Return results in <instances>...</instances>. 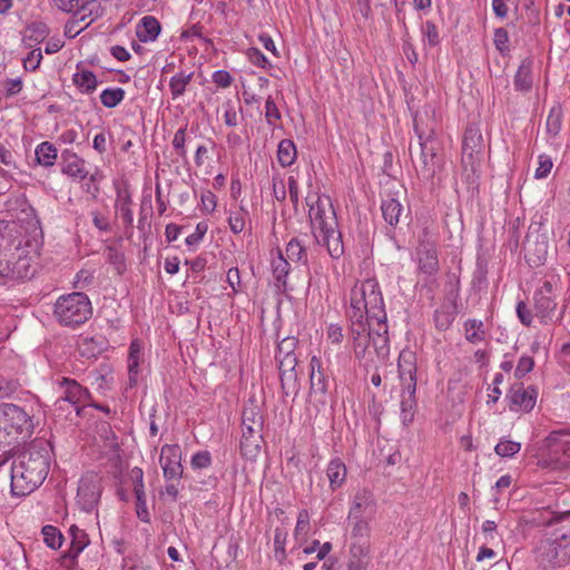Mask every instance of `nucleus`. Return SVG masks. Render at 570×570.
<instances>
[{
  "label": "nucleus",
  "instance_id": "obj_1",
  "mask_svg": "<svg viewBox=\"0 0 570 570\" xmlns=\"http://www.w3.org/2000/svg\"><path fill=\"white\" fill-rule=\"evenodd\" d=\"M51 446L47 441H33L12 461L11 492L24 497L42 484L49 473Z\"/></svg>",
  "mask_w": 570,
  "mask_h": 570
},
{
  "label": "nucleus",
  "instance_id": "obj_2",
  "mask_svg": "<svg viewBox=\"0 0 570 570\" xmlns=\"http://www.w3.org/2000/svg\"><path fill=\"white\" fill-rule=\"evenodd\" d=\"M36 245L23 240L14 222H0V276L28 279L33 276L32 259Z\"/></svg>",
  "mask_w": 570,
  "mask_h": 570
},
{
  "label": "nucleus",
  "instance_id": "obj_3",
  "mask_svg": "<svg viewBox=\"0 0 570 570\" xmlns=\"http://www.w3.org/2000/svg\"><path fill=\"white\" fill-rule=\"evenodd\" d=\"M355 357L366 366L384 362L390 355L386 320L348 318Z\"/></svg>",
  "mask_w": 570,
  "mask_h": 570
},
{
  "label": "nucleus",
  "instance_id": "obj_4",
  "mask_svg": "<svg viewBox=\"0 0 570 570\" xmlns=\"http://www.w3.org/2000/svg\"><path fill=\"white\" fill-rule=\"evenodd\" d=\"M306 204L309 207L311 229L316 243L326 247L333 259L341 258L344 255V244L330 197L308 195Z\"/></svg>",
  "mask_w": 570,
  "mask_h": 570
},
{
  "label": "nucleus",
  "instance_id": "obj_5",
  "mask_svg": "<svg viewBox=\"0 0 570 570\" xmlns=\"http://www.w3.org/2000/svg\"><path fill=\"white\" fill-rule=\"evenodd\" d=\"M346 316L372 321L386 320L383 296L375 279L367 278L355 284L351 291Z\"/></svg>",
  "mask_w": 570,
  "mask_h": 570
},
{
  "label": "nucleus",
  "instance_id": "obj_6",
  "mask_svg": "<svg viewBox=\"0 0 570 570\" xmlns=\"http://www.w3.org/2000/svg\"><path fill=\"white\" fill-rule=\"evenodd\" d=\"M414 131L419 139V157L412 161L416 173L424 180H431L442 167V159L438 155L439 144L435 138L434 126L423 124L422 117L416 114L413 118Z\"/></svg>",
  "mask_w": 570,
  "mask_h": 570
},
{
  "label": "nucleus",
  "instance_id": "obj_7",
  "mask_svg": "<svg viewBox=\"0 0 570 570\" xmlns=\"http://www.w3.org/2000/svg\"><path fill=\"white\" fill-rule=\"evenodd\" d=\"M33 421L29 413L12 403L0 404V446H10L24 441L33 433Z\"/></svg>",
  "mask_w": 570,
  "mask_h": 570
},
{
  "label": "nucleus",
  "instance_id": "obj_8",
  "mask_svg": "<svg viewBox=\"0 0 570 570\" xmlns=\"http://www.w3.org/2000/svg\"><path fill=\"white\" fill-rule=\"evenodd\" d=\"M92 314L88 296L80 292L60 296L55 304L53 316L67 327H77L86 323Z\"/></svg>",
  "mask_w": 570,
  "mask_h": 570
},
{
  "label": "nucleus",
  "instance_id": "obj_9",
  "mask_svg": "<svg viewBox=\"0 0 570 570\" xmlns=\"http://www.w3.org/2000/svg\"><path fill=\"white\" fill-rule=\"evenodd\" d=\"M535 560L543 569L562 568L570 563V531L556 532L539 541Z\"/></svg>",
  "mask_w": 570,
  "mask_h": 570
},
{
  "label": "nucleus",
  "instance_id": "obj_10",
  "mask_svg": "<svg viewBox=\"0 0 570 570\" xmlns=\"http://www.w3.org/2000/svg\"><path fill=\"white\" fill-rule=\"evenodd\" d=\"M546 454L542 461L544 468L554 471L570 469V432L552 431L544 440Z\"/></svg>",
  "mask_w": 570,
  "mask_h": 570
},
{
  "label": "nucleus",
  "instance_id": "obj_11",
  "mask_svg": "<svg viewBox=\"0 0 570 570\" xmlns=\"http://www.w3.org/2000/svg\"><path fill=\"white\" fill-rule=\"evenodd\" d=\"M557 296L558 294L550 281H544L543 284L534 292L533 305L535 316L544 325L551 322L561 323L567 308L566 305H562L560 312L556 316L558 307Z\"/></svg>",
  "mask_w": 570,
  "mask_h": 570
},
{
  "label": "nucleus",
  "instance_id": "obj_12",
  "mask_svg": "<svg viewBox=\"0 0 570 570\" xmlns=\"http://www.w3.org/2000/svg\"><path fill=\"white\" fill-rule=\"evenodd\" d=\"M370 521L347 520L348 552L352 558L368 559L371 553V528Z\"/></svg>",
  "mask_w": 570,
  "mask_h": 570
},
{
  "label": "nucleus",
  "instance_id": "obj_13",
  "mask_svg": "<svg viewBox=\"0 0 570 570\" xmlns=\"http://www.w3.org/2000/svg\"><path fill=\"white\" fill-rule=\"evenodd\" d=\"M417 264L421 273L433 276L440 269L436 237L426 227L423 228L419 236V245L416 248Z\"/></svg>",
  "mask_w": 570,
  "mask_h": 570
},
{
  "label": "nucleus",
  "instance_id": "obj_14",
  "mask_svg": "<svg viewBox=\"0 0 570 570\" xmlns=\"http://www.w3.org/2000/svg\"><path fill=\"white\" fill-rule=\"evenodd\" d=\"M377 504L374 493L368 489H358L354 493L347 514V520H364L372 522L375 519Z\"/></svg>",
  "mask_w": 570,
  "mask_h": 570
},
{
  "label": "nucleus",
  "instance_id": "obj_15",
  "mask_svg": "<svg viewBox=\"0 0 570 570\" xmlns=\"http://www.w3.org/2000/svg\"><path fill=\"white\" fill-rule=\"evenodd\" d=\"M101 495V485L97 476L89 474L80 479L77 498L81 510L91 512L96 509Z\"/></svg>",
  "mask_w": 570,
  "mask_h": 570
},
{
  "label": "nucleus",
  "instance_id": "obj_16",
  "mask_svg": "<svg viewBox=\"0 0 570 570\" xmlns=\"http://www.w3.org/2000/svg\"><path fill=\"white\" fill-rule=\"evenodd\" d=\"M159 463L166 480H179L184 472L180 446L178 444H165L161 448Z\"/></svg>",
  "mask_w": 570,
  "mask_h": 570
},
{
  "label": "nucleus",
  "instance_id": "obj_17",
  "mask_svg": "<svg viewBox=\"0 0 570 570\" xmlns=\"http://www.w3.org/2000/svg\"><path fill=\"white\" fill-rule=\"evenodd\" d=\"M60 397L57 403L68 402L75 406L87 403L90 397L89 391L81 386L76 380L62 377L59 382ZM79 413V407H77Z\"/></svg>",
  "mask_w": 570,
  "mask_h": 570
},
{
  "label": "nucleus",
  "instance_id": "obj_18",
  "mask_svg": "<svg viewBox=\"0 0 570 570\" xmlns=\"http://www.w3.org/2000/svg\"><path fill=\"white\" fill-rule=\"evenodd\" d=\"M55 4L62 11L72 12L76 10V17L79 21L85 22L89 17L86 26H89L99 16V6L95 2H85V0H53Z\"/></svg>",
  "mask_w": 570,
  "mask_h": 570
},
{
  "label": "nucleus",
  "instance_id": "obj_19",
  "mask_svg": "<svg viewBox=\"0 0 570 570\" xmlns=\"http://www.w3.org/2000/svg\"><path fill=\"white\" fill-rule=\"evenodd\" d=\"M508 399L511 402V410H521L530 412L537 401V391L533 387H524L522 383H515L511 386Z\"/></svg>",
  "mask_w": 570,
  "mask_h": 570
},
{
  "label": "nucleus",
  "instance_id": "obj_20",
  "mask_svg": "<svg viewBox=\"0 0 570 570\" xmlns=\"http://www.w3.org/2000/svg\"><path fill=\"white\" fill-rule=\"evenodd\" d=\"M61 173L75 181H83L89 175L86 160L72 151H63L61 156Z\"/></svg>",
  "mask_w": 570,
  "mask_h": 570
},
{
  "label": "nucleus",
  "instance_id": "obj_21",
  "mask_svg": "<svg viewBox=\"0 0 570 570\" xmlns=\"http://www.w3.org/2000/svg\"><path fill=\"white\" fill-rule=\"evenodd\" d=\"M402 390L416 389V362L412 352H402L397 362Z\"/></svg>",
  "mask_w": 570,
  "mask_h": 570
},
{
  "label": "nucleus",
  "instance_id": "obj_22",
  "mask_svg": "<svg viewBox=\"0 0 570 570\" xmlns=\"http://www.w3.org/2000/svg\"><path fill=\"white\" fill-rule=\"evenodd\" d=\"M309 367L311 396H320L318 402L325 403V395L327 393V380L322 371L320 358L313 356L309 362Z\"/></svg>",
  "mask_w": 570,
  "mask_h": 570
},
{
  "label": "nucleus",
  "instance_id": "obj_23",
  "mask_svg": "<svg viewBox=\"0 0 570 570\" xmlns=\"http://www.w3.org/2000/svg\"><path fill=\"white\" fill-rule=\"evenodd\" d=\"M115 209L127 228L132 227L134 214L131 210L132 198L127 186H118L116 190Z\"/></svg>",
  "mask_w": 570,
  "mask_h": 570
},
{
  "label": "nucleus",
  "instance_id": "obj_24",
  "mask_svg": "<svg viewBox=\"0 0 570 570\" xmlns=\"http://www.w3.org/2000/svg\"><path fill=\"white\" fill-rule=\"evenodd\" d=\"M263 415L257 405L250 403L243 410L242 433L263 435Z\"/></svg>",
  "mask_w": 570,
  "mask_h": 570
},
{
  "label": "nucleus",
  "instance_id": "obj_25",
  "mask_svg": "<svg viewBox=\"0 0 570 570\" xmlns=\"http://www.w3.org/2000/svg\"><path fill=\"white\" fill-rule=\"evenodd\" d=\"M161 26L153 16H145L136 26V36L141 42L155 41L159 36Z\"/></svg>",
  "mask_w": 570,
  "mask_h": 570
},
{
  "label": "nucleus",
  "instance_id": "obj_26",
  "mask_svg": "<svg viewBox=\"0 0 570 570\" xmlns=\"http://www.w3.org/2000/svg\"><path fill=\"white\" fill-rule=\"evenodd\" d=\"M482 146L483 137L479 128L473 125L468 126L462 141L463 154L472 158L473 154L480 151Z\"/></svg>",
  "mask_w": 570,
  "mask_h": 570
},
{
  "label": "nucleus",
  "instance_id": "obj_27",
  "mask_svg": "<svg viewBox=\"0 0 570 570\" xmlns=\"http://www.w3.org/2000/svg\"><path fill=\"white\" fill-rule=\"evenodd\" d=\"M456 316V305L454 302L443 303L434 312V324L439 331H446Z\"/></svg>",
  "mask_w": 570,
  "mask_h": 570
},
{
  "label": "nucleus",
  "instance_id": "obj_28",
  "mask_svg": "<svg viewBox=\"0 0 570 570\" xmlns=\"http://www.w3.org/2000/svg\"><path fill=\"white\" fill-rule=\"evenodd\" d=\"M403 209L402 204L393 197L384 199L381 205L383 218L392 227L400 223Z\"/></svg>",
  "mask_w": 570,
  "mask_h": 570
},
{
  "label": "nucleus",
  "instance_id": "obj_29",
  "mask_svg": "<svg viewBox=\"0 0 570 570\" xmlns=\"http://www.w3.org/2000/svg\"><path fill=\"white\" fill-rule=\"evenodd\" d=\"M326 475L330 481V488L335 491L343 485L346 479V466L341 459L330 461Z\"/></svg>",
  "mask_w": 570,
  "mask_h": 570
},
{
  "label": "nucleus",
  "instance_id": "obj_30",
  "mask_svg": "<svg viewBox=\"0 0 570 570\" xmlns=\"http://www.w3.org/2000/svg\"><path fill=\"white\" fill-rule=\"evenodd\" d=\"M271 267L277 287H285L286 277L289 272V263L284 257L281 249H277V255L272 258Z\"/></svg>",
  "mask_w": 570,
  "mask_h": 570
},
{
  "label": "nucleus",
  "instance_id": "obj_31",
  "mask_svg": "<svg viewBox=\"0 0 570 570\" xmlns=\"http://www.w3.org/2000/svg\"><path fill=\"white\" fill-rule=\"evenodd\" d=\"M263 435L243 434L240 438V453L248 460H254L261 452Z\"/></svg>",
  "mask_w": 570,
  "mask_h": 570
},
{
  "label": "nucleus",
  "instance_id": "obj_32",
  "mask_svg": "<svg viewBox=\"0 0 570 570\" xmlns=\"http://www.w3.org/2000/svg\"><path fill=\"white\" fill-rule=\"evenodd\" d=\"M416 389L402 390L401 394V419L404 424H409L413 421L414 410L416 407L415 400Z\"/></svg>",
  "mask_w": 570,
  "mask_h": 570
},
{
  "label": "nucleus",
  "instance_id": "obj_33",
  "mask_svg": "<svg viewBox=\"0 0 570 570\" xmlns=\"http://www.w3.org/2000/svg\"><path fill=\"white\" fill-rule=\"evenodd\" d=\"M73 85L82 94H91L96 90L98 81L96 75L86 69L78 70L72 77Z\"/></svg>",
  "mask_w": 570,
  "mask_h": 570
},
{
  "label": "nucleus",
  "instance_id": "obj_34",
  "mask_svg": "<svg viewBox=\"0 0 570 570\" xmlns=\"http://www.w3.org/2000/svg\"><path fill=\"white\" fill-rule=\"evenodd\" d=\"M69 534L71 538L70 549L68 551V557L76 559L80 552L89 544V539L87 533L79 529L77 525H71L69 529Z\"/></svg>",
  "mask_w": 570,
  "mask_h": 570
},
{
  "label": "nucleus",
  "instance_id": "obj_35",
  "mask_svg": "<svg viewBox=\"0 0 570 570\" xmlns=\"http://www.w3.org/2000/svg\"><path fill=\"white\" fill-rule=\"evenodd\" d=\"M194 72L179 71L174 75L169 80V90L171 98L175 100L183 96L187 89V86L191 82Z\"/></svg>",
  "mask_w": 570,
  "mask_h": 570
},
{
  "label": "nucleus",
  "instance_id": "obj_36",
  "mask_svg": "<svg viewBox=\"0 0 570 570\" xmlns=\"http://www.w3.org/2000/svg\"><path fill=\"white\" fill-rule=\"evenodd\" d=\"M297 157V151L294 142L291 139H283L278 144L277 159L282 167H289L294 164Z\"/></svg>",
  "mask_w": 570,
  "mask_h": 570
},
{
  "label": "nucleus",
  "instance_id": "obj_37",
  "mask_svg": "<svg viewBox=\"0 0 570 570\" xmlns=\"http://www.w3.org/2000/svg\"><path fill=\"white\" fill-rule=\"evenodd\" d=\"M484 324L480 320L470 318L464 323L465 340L469 343L478 344L484 341Z\"/></svg>",
  "mask_w": 570,
  "mask_h": 570
},
{
  "label": "nucleus",
  "instance_id": "obj_38",
  "mask_svg": "<svg viewBox=\"0 0 570 570\" xmlns=\"http://www.w3.org/2000/svg\"><path fill=\"white\" fill-rule=\"evenodd\" d=\"M35 154L37 161L45 167L52 166L58 156L57 148L49 141L38 145Z\"/></svg>",
  "mask_w": 570,
  "mask_h": 570
},
{
  "label": "nucleus",
  "instance_id": "obj_39",
  "mask_svg": "<svg viewBox=\"0 0 570 570\" xmlns=\"http://www.w3.org/2000/svg\"><path fill=\"white\" fill-rule=\"evenodd\" d=\"M547 255H548V244L547 242L542 240V242H535L534 243V249H533V253H532V244L531 242L528 239V246H527V259L530 264H533V265H541L546 258H547Z\"/></svg>",
  "mask_w": 570,
  "mask_h": 570
},
{
  "label": "nucleus",
  "instance_id": "obj_40",
  "mask_svg": "<svg viewBox=\"0 0 570 570\" xmlns=\"http://www.w3.org/2000/svg\"><path fill=\"white\" fill-rule=\"evenodd\" d=\"M140 352H141V346L138 343V341H132L130 344V347H129V355H128V372H129V380L131 383L136 382V377L139 372Z\"/></svg>",
  "mask_w": 570,
  "mask_h": 570
},
{
  "label": "nucleus",
  "instance_id": "obj_41",
  "mask_svg": "<svg viewBox=\"0 0 570 570\" xmlns=\"http://www.w3.org/2000/svg\"><path fill=\"white\" fill-rule=\"evenodd\" d=\"M286 255L292 262L307 264L306 248L297 238L291 239L286 245Z\"/></svg>",
  "mask_w": 570,
  "mask_h": 570
},
{
  "label": "nucleus",
  "instance_id": "obj_42",
  "mask_svg": "<svg viewBox=\"0 0 570 570\" xmlns=\"http://www.w3.org/2000/svg\"><path fill=\"white\" fill-rule=\"evenodd\" d=\"M563 110L559 102L552 106L547 118V130L556 136L562 126Z\"/></svg>",
  "mask_w": 570,
  "mask_h": 570
},
{
  "label": "nucleus",
  "instance_id": "obj_43",
  "mask_svg": "<svg viewBox=\"0 0 570 570\" xmlns=\"http://www.w3.org/2000/svg\"><path fill=\"white\" fill-rule=\"evenodd\" d=\"M125 98L122 88H107L100 95L101 104L107 108H115Z\"/></svg>",
  "mask_w": 570,
  "mask_h": 570
},
{
  "label": "nucleus",
  "instance_id": "obj_44",
  "mask_svg": "<svg viewBox=\"0 0 570 570\" xmlns=\"http://www.w3.org/2000/svg\"><path fill=\"white\" fill-rule=\"evenodd\" d=\"M279 380L282 390L286 396H289L291 394H297L298 383L296 371L279 372Z\"/></svg>",
  "mask_w": 570,
  "mask_h": 570
},
{
  "label": "nucleus",
  "instance_id": "obj_45",
  "mask_svg": "<svg viewBox=\"0 0 570 570\" xmlns=\"http://www.w3.org/2000/svg\"><path fill=\"white\" fill-rule=\"evenodd\" d=\"M45 543L51 549H59L62 544V534L53 525H45L42 528Z\"/></svg>",
  "mask_w": 570,
  "mask_h": 570
},
{
  "label": "nucleus",
  "instance_id": "obj_46",
  "mask_svg": "<svg viewBox=\"0 0 570 570\" xmlns=\"http://www.w3.org/2000/svg\"><path fill=\"white\" fill-rule=\"evenodd\" d=\"M521 450V443L502 439L494 448L495 453L501 458H511Z\"/></svg>",
  "mask_w": 570,
  "mask_h": 570
},
{
  "label": "nucleus",
  "instance_id": "obj_47",
  "mask_svg": "<svg viewBox=\"0 0 570 570\" xmlns=\"http://www.w3.org/2000/svg\"><path fill=\"white\" fill-rule=\"evenodd\" d=\"M48 35V27L42 22H36L27 28L24 39L33 42H41Z\"/></svg>",
  "mask_w": 570,
  "mask_h": 570
},
{
  "label": "nucleus",
  "instance_id": "obj_48",
  "mask_svg": "<svg viewBox=\"0 0 570 570\" xmlns=\"http://www.w3.org/2000/svg\"><path fill=\"white\" fill-rule=\"evenodd\" d=\"M532 86V76L530 69L525 66H521L514 77V87L517 90L527 91Z\"/></svg>",
  "mask_w": 570,
  "mask_h": 570
},
{
  "label": "nucleus",
  "instance_id": "obj_49",
  "mask_svg": "<svg viewBox=\"0 0 570 570\" xmlns=\"http://www.w3.org/2000/svg\"><path fill=\"white\" fill-rule=\"evenodd\" d=\"M287 532L283 528H276L274 531V550L275 558L282 562L285 559Z\"/></svg>",
  "mask_w": 570,
  "mask_h": 570
},
{
  "label": "nucleus",
  "instance_id": "obj_50",
  "mask_svg": "<svg viewBox=\"0 0 570 570\" xmlns=\"http://www.w3.org/2000/svg\"><path fill=\"white\" fill-rule=\"evenodd\" d=\"M102 176L98 169L95 170V173H89L86 180H83V190L91 195L92 198H96L100 191L99 183L101 180Z\"/></svg>",
  "mask_w": 570,
  "mask_h": 570
},
{
  "label": "nucleus",
  "instance_id": "obj_51",
  "mask_svg": "<svg viewBox=\"0 0 570 570\" xmlns=\"http://www.w3.org/2000/svg\"><path fill=\"white\" fill-rule=\"evenodd\" d=\"M186 137H187V126L179 128L173 138V147L176 151V154L181 157L183 159L187 158V150L185 147L186 144Z\"/></svg>",
  "mask_w": 570,
  "mask_h": 570
},
{
  "label": "nucleus",
  "instance_id": "obj_52",
  "mask_svg": "<svg viewBox=\"0 0 570 570\" xmlns=\"http://www.w3.org/2000/svg\"><path fill=\"white\" fill-rule=\"evenodd\" d=\"M130 478L134 482V492L136 495L137 501L142 502V497H146L145 494V487H144V472L140 468H134L130 472Z\"/></svg>",
  "mask_w": 570,
  "mask_h": 570
},
{
  "label": "nucleus",
  "instance_id": "obj_53",
  "mask_svg": "<svg viewBox=\"0 0 570 570\" xmlns=\"http://www.w3.org/2000/svg\"><path fill=\"white\" fill-rule=\"evenodd\" d=\"M422 32L424 38L426 39L428 43L431 47H435L440 42V36L439 31L436 29V26L431 20H426L422 24Z\"/></svg>",
  "mask_w": 570,
  "mask_h": 570
},
{
  "label": "nucleus",
  "instance_id": "obj_54",
  "mask_svg": "<svg viewBox=\"0 0 570 570\" xmlns=\"http://www.w3.org/2000/svg\"><path fill=\"white\" fill-rule=\"evenodd\" d=\"M212 464V455L208 451H199L191 456L190 465L194 470L206 469Z\"/></svg>",
  "mask_w": 570,
  "mask_h": 570
},
{
  "label": "nucleus",
  "instance_id": "obj_55",
  "mask_svg": "<svg viewBox=\"0 0 570 570\" xmlns=\"http://www.w3.org/2000/svg\"><path fill=\"white\" fill-rule=\"evenodd\" d=\"M493 42L495 48L501 52L505 53L509 51V35L504 28H498L494 31Z\"/></svg>",
  "mask_w": 570,
  "mask_h": 570
},
{
  "label": "nucleus",
  "instance_id": "obj_56",
  "mask_svg": "<svg viewBox=\"0 0 570 570\" xmlns=\"http://www.w3.org/2000/svg\"><path fill=\"white\" fill-rule=\"evenodd\" d=\"M538 164L539 166L535 169L534 177L538 179L546 178L553 167L551 157L547 155H540L538 158Z\"/></svg>",
  "mask_w": 570,
  "mask_h": 570
},
{
  "label": "nucleus",
  "instance_id": "obj_57",
  "mask_svg": "<svg viewBox=\"0 0 570 570\" xmlns=\"http://www.w3.org/2000/svg\"><path fill=\"white\" fill-rule=\"evenodd\" d=\"M207 230H208L207 223L199 222L196 225V228H195L194 233H191L190 235H188L186 237V239H185L186 245L194 246V245L198 244L204 238V236L207 233Z\"/></svg>",
  "mask_w": 570,
  "mask_h": 570
},
{
  "label": "nucleus",
  "instance_id": "obj_58",
  "mask_svg": "<svg viewBox=\"0 0 570 570\" xmlns=\"http://www.w3.org/2000/svg\"><path fill=\"white\" fill-rule=\"evenodd\" d=\"M309 530V515L306 510L299 511L295 527V537H304Z\"/></svg>",
  "mask_w": 570,
  "mask_h": 570
},
{
  "label": "nucleus",
  "instance_id": "obj_59",
  "mask_svg": "<svg viewBox=\"0 0 570 570\" xmlns=\"http://www.w3.org/2000/svg\"><path fill=\"white\" fill-rule=\"evenodd\" d=\"M265 118L268 125H274L276 120L281 119V112L271 96L265 101Z\"/></svg>",
  "mask_w": 570,
  "mask_h": 570
},
{
  "label": "nucleus",
  "instance_id": "obj_60",
  "mask_svg": "<svg viewBox=\"0 0 570 570\" xmlns=\"http://www.w3.org/2000/svg\"><path fill=\"white\" fill-rule=\"evenodd\" d=\"M19 389V383L16 380L0 379V399L12 396Z\"/></svg>",
  "mask_w": 570,
  "mask_h": 570
},
{
  "label": "nucleus",
  "instance_id": "obj_61",
  "mask_svg": "<svg viewBox=\"0 0 570 570\" xmlns=\"http://www.w3.org/2000/svg\"><path fill=\"white\" fill-rule=\"evenodd\" d=\"M42 53L40 49L32 50L23 59V67L26 70L35 71L41 63Z\"/></svg>",
  "mask_w": 570,
  "mask_h": 570
},
{
  "label": "nucleus",
  "instance_id": "obj_62",
  "mask_svg": "<svg viewBox=\"0 0 570 570\" xmlns=\"http://www.w3.org/2000/svg\"><path fill=\"white\" fill-rule=\"evenodd\" d=\"M533 365H534V361L531 356H522L519 360L515 372H514L515 377L521 379L524 375H527L529 372L532 371Z\"/></svg>",
  "mask_w": 570,
  "mask_h": 570
},
{
  "label": "nucleus",
  "instance_id": "obj_63",
  "mask_svg": "<svg viewBox=\"0 0 570 570\" xmlns=\"http://www.w3.org/2000/svg\"><path fill=\"white\" fill-rule=\"evenodd\" d=\"M297 340L295 337H285L282 340V342L278 344V352L276 356H288L294 355V350L296 347Z\"/></svg>",
  "mask_w": 570,
  "mask_h": 570
},
{
  "label": "nucleus",
  "instance_id": "obj_64",
  "mask_svg": "<svg viewBox=\"0 0 570 570\" xmlns=\"http://www.w3.org/2000/svg\"><path fill=\"white\" fill-rule=\"evenodd\" d=\"M249 61L258 67L266 68L269 65L268 59L257 48H249L247 51Z\"/></svg>",
  "mask_w": 570,
  "mask_h": 570
}]
</instances>
